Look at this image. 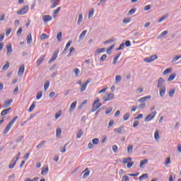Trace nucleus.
<instances>
[{
  "mask_svg": "<svg viewBox=\"0 0 181 181\" xmlns=\"http://www.w3.org/2000/svg\"><path fill=\"white\" fill-rule=\"evenodd\" d=\"M107 59V55L106 54H103L101 57H100V62H105V59Z\"/></svg>",
  "mask_w": 181,
  "mask_h": 181,
  "instance_id": "61",
  "label": "nucleus"
},
{
  "mask_svg": "<svg viewBox=\"0 0 181 181\" xmlns=\"http://www.w3.org/2000/svg\"><path fill=\"white\" fill-rule=\"evenodd\" d=\"M11 107L2 110L1 112V116L4 117L5 115H7L9 113V111H11Z\"/></svg>",
  "mask_w": 181,
  "mask_h": 181,
  "instance_id": "17",
  "label": "nucleus"
},
{
  "mask_svg": "<svg viewBox=\"0 0 181 181\" xmlns=\"http://www.w3.org/2000/svg\"><path fill=\"white\" fill-rule=\"evenodd\" d=\"M10 67V63L8 62H6V64L2 67V70L6 71Z\"/></svg>",
  "mask_w": 181,
  "mask_h": 181,
  "instance_id": "41",
  "label": "nucleus"
},
{
  "mask_svg": "<svg viewBox=\"0 0 181 181\" xmlns=\"http://www.w3.org/2000/svg\"><path fill=\"white\" fill-rule=\"evenodd\" d=\"M113 98H114V94L113 93H107L104 97L103 100H104V102H107V101H110L111 100H113Z\"/></svg>",
  "mask_w": 181,
  "mask_h": 181,
  "instance_id": "8",
  "label": "nucleus"
},
{
  "mask_svg": "<svg viewBox=\"0 0 181 181\" xmlns=\"http://www.w3.org/2000/svg\"><path fill=\"white\" fill-rule=\"evenodd\" d=\"M124 129V127L122 126L121 127H118V128L115 129L114 132L115 133H117V134H122V133H124V131H123Z\"/></svg>",
  "mask_w": 181,
  "mask_h": 181,
  "instance_id": "18",
  "label": "nucleus"
},
{
  "mask_svg": "<svg viewBox=\"0 0 181 181\" xmlns=\"http://www.w3.org/2000/svg\"><path fill=\"white\" fill-rule=\"evenodd\" d=\"M103 105V103L100 102L99 99H97L93 103V107L91 109V112H95L99 107Z\"/></svg>",
  "mask_w": 181,
  "mask_h": 181,
  "instance_id": "3",
  "label": "nucleus"
},
{
  "mask_svg": "<svg viewBox=\"0 0 181 181\" xmlns=\"http://www.w3.org/2000/svg\"><path fill=\"white\" fill-rule=\"evenodd\" d=\"M76 104L77 101H74L73 103L71 104L70 108H69V112L72 113L74 110L76 108Z\"/></svg>",
  "mask_w": 181,
  "mask_h": 181,
  "instance_id": "15",
  "label": "nucleus"
},
{
  "mask_svg": "<svg viewBox=\"0 0 181 181\" xmlns=\"http://www.w3.org/2000/svg\"><path fill=\"white\" fill-rule=\"evenodd\" d=\"M113 110L112 107H108L106 110V112H105V114L106 115H109L112 111Z\"/></svg>",
  "mask_w": 181,
  "mask_h": 181,
  "instance_id": "62",
  "label": "nucleus"
},
{
  "mask_svg": "<svg viewBox=\"0 0 181 181\" xmlns=\"http://www.w3.org/2000/svg\"><path fill=\"white\" fill-rule=\"evenodd\" d=\"M180 58H181V55L173 57V59H172V63H175V62H177Z\"/></svg>",
  "mask_w": 181,
  "mask_h": 181,
  "instance_id": "49",
  "label": "nucleus"
},
{
  "mask_svg": "<svg viewBox=\"0 0 181 181\" xmlns=\"http://www.w3.org/2000/svg\"><path fill=\"white\" fill-rule=\"evenodd\" d=\"M146 103H139V106H137V108L143 109L146 108Z\"/></svg>",
  "mask_w": 181,
  "mask_h": 181,
  "instance_id": "52",
  "label": "nucleus"
},
{
  "mask_svg": "<svg viewBox=\"0 0 181 181\" xmlns=\"http://www.w3.org/2000/svg\"><path fill=\"white\" fill-rule=\"evenodd\" d=\"M175 93V89H172L171 90L169 91V97H173Z\"/></svg>",
  "mask_w": 181,
  "mask_h": 181,
  "instance_id": "53",
  "label": "nucleus"
},
{
  "mask_svg": "<svg viewBox=\"0 0 181 181\" xmlns=\"http://www.w3.org/2000/svg\"><path fill=\"white\" fill-rule=\"evenodd\" d=\"M46 144V141H42L38 146H36L37 149H40Z\"/></svg>",
  "mask_w": 181,
  "mask_h": 181,
  "instance_id": "31",
  "label": "nucleus"
},
{
  "mask_svg": "<svg viewBox=\"0 0 181 181\" xmlns=\"http://www.w3.org/2000/svg\"><path fill=\"white\" fill-rule=\"evenodd\" d=\"M129 162H132L131 157H127V158H123V161H122L123 164L125 165V164H127Z\"/></svg>",
  "mask_w": 181,
  "mask_h": 181,
  "instance_id": "24",
  "label": "nucleus"
},
{
  "mask_svg": "<svg viewBox=\"0 0 181 181\" xmlns=\"http://www.w3.org/2000/svg\"><path fill=\"white\" fill-rule=\"evenodd\" d=\"M33 40H32V35L30 34L27 36V43L29 45L30 43H32Z\"/></svg>",
  "mask_w": 181,
  "mask_h": 181,
  "instance_id": "38",
  "label": "nucleus"
},
{
  "mask_svg": "<svg viewBox=\"0 0 181 181\" xmlns=\"http://www.w3.org/2000/svg\"><path fill=\"white\" fill-rule=\"evenodd\" d=\"M134 150V146L133 145H129L127 148V152L129 153H132Z\"/></svg>",
  "mask_w": 181,
  "mask_h": 181,
  "instance_id": "40",
  "label": "nucleus"
},
{
  "mask_svg": "<svg viewBox=\"0 0 181 181\" xmlns=\"http://www.w3.org/2000/svg\"><path fill=\"white\" fill-rule=\"evenodd\" d=\"M83 22V14H79L77 25H80Z\"/></svg>",
  "mask_w": 181,
  "mask_h": 181,
  "instance_id": "43",
  "label": "nucleus"
},
{
  "mask_svg": "<svg viewBox=\"0 0 181 181\" xmlns=\"http://www.w3.org/2000/svg\"><path fill=\"white\" fill-rule=\"evenodd\" d=\"M18 119V116H16L14 118H13V119L11 120V122H10L8 123V124L7 125V127H6V128L4 129V134H6L8 132H9L10 129H11V127L13 125V124L15 123V122Z\"/></svg>",
  "mask_w": 181,
  "mask_h": 181,
  "instance_id": "2",
  "label": "nucleus"
},
{
  "mask_svg": "<svg viewBox=\"0 0 181 181\" xmlns=\"http://www.w3.org/2000/svg\"><path fill=\"white\" fill-rule=\"evenodd\" d=\"M171 71H172V68H167V69L164 71V72H163V75H167L168 74L171 73Z\"/></svg>",
  "mask_w": 181,
  "mask_h": 181,
  "instance_id": "44",
  "label": "nucleus"
},
{
  "mask_svg": "<svg viewBox=\"0 0 181 181\" xmlns=\"http://www.w3.org/2000/svg\"><path fill=\"white\" fill-rule=\"evenodd\" d=\"M134 165V163L133 161H130L129 163H127V168H131Z\"/></svg>",
  "mask_w": 181,
  "mask_h": 181,
  "instance_id": "64",
  "label": "nucleus"
},
{
  "mask_svg": "<svg viewBox=\"0 0 181 181\" xmlns=\"http://www.w3.org/2000/svg\"><path fill=\"white\" fill-rule=\"evenodd\" d=\"M83 135V130L78 129V133H77L76 138H77V139H80Z\"/></svg>",
  "mask_w": 181,
  "mask_h": 181,
  "instance_id": "33",
  "label": "nucleus"
},
{
  "mask_svg": "<svg viewBox=\"0 0 181 181\" xmlns=\"http://www.w3.org/2000/svg\"><path fill=\"white\" fill-rule=\"evenodd\" d=\"M34 108H35V102H33V103L31 104V105H30V109L28 110V111H29L30 112H32L33 111Z\"/></svg>",
  "mask_w": 181,
  "mask_h": 181,
  "instance_id": "45",
  "label": "nucleus"
},
{
  "mask_svg": "<svg viewBox=\"0 0 181 181\" xmlns=\"http://www.w3.org/2000/svg\"><path fill=\"white\" fill-rule=\"evenodd\" d=\"M122 181H130V178L127 175L122 176Z\"/></svg>",
  "mask_w": 181,
  "mask_h": 181,
  "instance_id": "54",
  "label": "nucleus"
},
{
  "mask_svg": "<svg viewBox=\"0 0 181 181\" xmlns=\"http://www.w3.org/2000/svg\"><path fill=\"white\" fill-rule=\"evenodd\" d=\"M136 12V8H132L129 11V15H134Z\"/></svg>",
  "mask_w": 181,
  "mask_h": 181,
  "instance_id": "55",
  "label": "nucleus"
},
{
  "mask_svg": "<svg viewBox=\"0 0 181 181\" xmlns=\"http://www.w3.org/2000/svg\"><path fill=\"white\" fill-rule=\"evenodd\" d=\"M12 47L11 46H8L7 47V56H10L11 54L12 53Z\"/></svg>",
  "mask_w": 181,
  "mask_h": 181,
  "instance_id": "39",
  "label": "nucleus"
},
{
  "mask_svg": "<svg viewBox=\"0 0 181 181\" xmlns=\"http://www.w3.org/2000/svg\"><path fill=\"white\" fill-rule=\"evenodd\" d=\"M22 32H23L22 27H21V28L18 30V31H17V33H16L17 36H21V35H22Z\"/></svg>",
  "mask_w": 181,
  "mask_h": 181,
  "instance_id": "60",
  "label": "nucleus"
},
{
  "mask_svg": "<svg viewBox=\"0 0 181 181\" xmlns=\"http://www.w3.org/2000/svg\"><path fill=\"white\" fill-rule=\"evenodd\" d=\"M42 97V92H37V100H40Z\"/></svg>",
  "mask_w": 181,
  "mask_h": 181,
  "instance_id": "57",
  "label": "nucleus"
},
{
  "mask_svg": "<svg viewBox=\"0 0 181 181\" xmlns=\"http://www.w3.org/2000/svg\"><path fill=\"white\" fill-rule=\"evenodd\" d=\"M114 42L113 39L107 40L104 42L103 45H108L109 43H112Z\"/></svg>",
  "mask_w": 181,
  "mask_h": 181,
  "instance_id": "58",
  "label": "nucleus"
},
{
  "mask_svg": "<svg viewBox=\"0 0 181 181\" xmlns=\"http://www.w3.org/2000/svg\"><path fill=\"white\" fill-rule=\"evenodd\" d=\"M87 33V30H83L81 35H79V40H83V39H84V37H86V35Z\"/></svg>",
  "mask_w": 181,
  "mask_h": 181,
  "instance_id": "22",
  "label": "nucleus"
},
{
  "mask_svg": "<svg viewBox=\"0 0 181 181\" xmlns=\"http://www.w3.org/2000/svg\"><path fill=\"white\" fill-rule=\"evenodd\" d=\"M105 48H101V49H98L95 52V55L97 56L100 53H105Z\"/></svg>",
  "mask_w": 181,
  "mask_h": 181,
  "instance_id": "20",
  "label": "nucleus"
},
{
  "mask_svg": "<svg viewBox=\"0 0 181 181\" xmlns=\"http://www.w3.org/2000/svg\"><path fill=\"white\" fill-rule=\"evenodd\" d=\"M86 119L87 118L86 115L82 116L81 119V124H86Z\"/></svg>",
  "mask_w": 181,
  "mask_h": 181,
  "instance_id": "50",
  "label": "nucleus"
},
{
  "mask_svg": "<svg viewBox=\"0 0 181 181\" xmlns=\"http://www.w3.org/2000/svg\"><path fill=\"white\" fill-rule=\"evenodd\" d=\"M58 54H59L58 50L55 51V52L53 53L51 59H49V64L52 63V62H54L56 60V59H57Z\"/></svg>",
  "mask_w": 181,
  "mask_h": 181,
  "instance_id": "11",
  "label": "nucleus"
},
{
  "mask_svg": "<svg viewBox=\"0 0 181 181\" xmlns=\"http://www.w3.org/2000/svg\"><path fill=\"white\" fill-rule=\"evenodd\" d=\"M48 171H49L48 166H46L45 168H42V170L41 171V175H45L46 174H47Z\"/></svg>",
  "mask_w": 181,
  "mask_h": 181,
  "instance_id": "26",
  "label": "nucleus"
},
{
  "mask_svg": "<svg viewBox=\"0 0 181 181\" xmlns=\"http://www.w3.org/2000/svg\"><path fill=\"white\" fill-rule=\"evenodd\" d=\"M122 81V76L120 75H117L115 76V83L119 84V82Z\"/></svg>",
  "mask_w": 181,
  "mask_h": 181,
  "instance_id": "35",
  "label": "nucleus"
},
{
  "mask_svg": "<svg viewBox=\"0 0 181 181\" xmlns=\"http://www.w3.org/2000/svg\"><path fill=\"white\" fill-rule=\"evenodd\" d=\"M45 57H46V55H42L40 58L37 59V62L35 63L37 67H39L40 64H42Z\"/></svg>",
  "mask_w": 181,
  "mask_h": 181,
  "instance_id": "13",
  "label": "nucleus"
},
{
  "mask_svg": "<svg viewBox=\"0 0 181 181\" xmlns=\"http://www.w3.org/2000/svg\"><path fill=\"white\" fill-rule=\"evenodd\" d=\"M168 33H169V32L168 30H165L163 33H161L159 35H158V39H160V37H164V36H166V35H168Z\"/></svg>",
  "mask_w": 181,
  "mask_h": 181,
  "instance_id": "32",
  "label": "nucleus"
},
{
  "mask_svg": "<svg viewBox=\"0 0 181 181\" xmlns=\"http://www.w3.org/2000/svg\"><path fill=\"white\" fill-rule=\"evenodd\" d=\"M62 132V131L61 128L57 129V130H56V136L57 137L61 136Z\"/></svg>",
  "mask_w": 181,
  "mask_h": 181,
  "instance_id": "34",
  "label": "nucleus"
},
{
  "mask_svg": "<svg viewBox=\"0 0 181 181\" xmlns=\"http://www.w3.org/2000/svg\"><path fill=\"white\" fill-rule=\"evenodd\" d=\"M91 82V79L89 78L88 80H86V83H84L83 84L81 85V92L83 93L85 90H86L87 88V86L88 84H89Z\"/></svg>",
  "mask_w": 181,
  "mask_h": 181,
  "instance_id": "7",
  "label": "nucleus"
},
{
  "mask_svg": "<svg viewBox=\"0 0 181 181\" xmlns=\"http://www.w3.org/2000/svg\"><path fill=\"white\" fill-rule=\"evenodd\" d=\"M60 9H61V8L58 7L57 9H56L54 11V14H53L54 18H56V16H57V14L59 13V12H60Z\"/></svg>",
  "mask_w": 181,
  "mask_h": 181,
  "instance_id": "46",
  "label": "nucleus"
},
{
  "mask_svg": "<svg viewBox=\"0 0 181 181\" xmlns=\"http://www.w3.org/2000/svg\"><path fill=\"white\" fill-rule=\"evenodd\" d=\"M113 49H114L113 46H111L110 48H108L107 49V54L110 55L111 54V50Z\"/></svg>",
  "mask_w": 181,
  "mask_h": 181,
  "instance_id": "63",
  "label": "nucleus"
},
{
  "mask_svg": "<svg viewBox=\"0 0 181 181\" xmlns=\"http://www.w3.org/2000/svg\"><path fill=\"white\" fill-rule=\"evenodd\" d=\"M156 114V112H151L150 115H147L146 118H144V122H150L151 120H153Z\"/></svg>",
  "mask_w": 181,
  "mask_h": 181,
  "instance_id": "5",
  "label": "nucleus"
},
{
  "mask_svg": "<svg viewBox=\"0 0 181 181\" xmlns=\"http://www.w3.org/2000/svg\"><path fill=\"white\" fill-rule=\"evenodd\" d=\"M93 15H94V8H91L88 13V19L93 18Z\"/></svg>",
  "mask_w": 181,
  "mask_h": 181,
  "instance_id": "42",
  "label": "nucleus"
},
{
  "mask_svg": "<svg viewBox=\"0 0 181 181\" xmlns=\"http://www.w3.org/2000/svg\"><path fill=\"white\" fill-rule=\"evenodd\" d=\"M119 46H131V41L127 40V41H123Z\"/></svg>",
  "mask_w": 181,
  "mask_h": 181,
  "instance_id": "23",
  "label": "nucleus"
},
{
  "mask_svg": "<svg viewBox=\"0 0 181 181\" xmlns=\"http://www.w3.org/2000/svg\"><path fill=\"white\" fill-rule=\"evenodd\" d=\"M112 150H113L114 153H117L118 147L117 145H113L112 146Z\"/></svg>",
  "mask_w": 181,
  "mask_h": 181,
  "instance_id": "59",
  "label": "nucleus"
},
{
  "mask_svg": "<svg viewBox=\"0 0 181 181\" xmlns=\"http://www.w3.org/2000/svg\"><path fill=\"white\" fill-rule=\"evenodd\" d=\"M40 37L41 40H46V39H48L49 36L47 34L42 33Z\"/></svg>",
  "mask_w": 181,
  "mask_h": 181,
  "instance_id": "37",
  "label": "nucleus"
},
{
  "mask_svg": "<svg viewBox=\"0 0 181 181\" xmlns=\"http://www.w3.org/2000/svg\"><path fill=\"white\" fill-rule=\"evenodd\" d=\"M92 143L94 145H98V144H99V139H97V138L93 139Z\"/></svg>",
  "mask_w": 181,
  "mask_h": 181,
  "instance_id": "51",
  "label": "nucleus"
},
{
  "mask_svg": "<svg viewBox=\"0 0 181 181\" xmlns=\"http://www.w3.org/2000/svg\"><path fill=\"white\" fill-rule=\"evenodd\" d=\"M29 11V6H25L22 9L17 12V15H25V13H28Z\"/></svg>",
  "mask_w": 181,
  "mask_h": 181,
  "instance_id": "6",
  "label": "nucleus"
},
{
  "mask_svg": "<svg viewBox=\"0 0 181 181\" xmlns=\"http://www.w3.org/2000/svg\"><path fill=\"white\" fill-rule=\"evenodd\" d=\"M175 77H176V74H172L170 75V76L168 77V81L169 82H171V81H174V79L175 78Z\"/></svg>",
  "mask_w": 181,
  "mask_h": 181,
  "instance_id": "27",
  "label": "nucleus"
},
{
  "mask_svg": "<svg viewBox=\"0 0 181 181\" xmlns=\"http://www.w3.org/2000/svg\"><path fill=\"white\" fill-rule=\"evenodd\" d=\"M154 139L156 141H158L160 139V134H159V130H156L154 133Z\"/></svg>",
  "mask_w": 181,
  "mask_h": 181,
  "instance_id": "25",
  "label": "nucleus"
},
{
  "mask_svg": "<svg viewBox=\"0 0 181 181\" xmlns=\"http://www.w3.org/2000/svg\"><path fill=\"white\" fill-rule=\"evenodd\" d=\"M50 85V83L49 82V81H47L45 83V86H44V89L45 91H47V90L49 88V86Z\"/></svg>",
  "mask_w": 181,
  "mask_h": 181,
  "instance_id": "47",
  "label": "nucleus"
},
{
  "mask_svg": "<svg viewBox=\"0 0 181 181\" xmlns=\"http://www.w3.org/2000/svg\"><path fill=\"white\" fill-rule=\"evenodd\" d=\"M148 178V174H143L141 175L139 177V181H142L143 179H147Z\"/></svg>",
  "mask_w": 181,
  "mask_h": 181,
  "instance_id": "30",
  "label": "nucleus"
},
{
  "mask_svg": "<svg viewBox=\"0 0 181 181\" xmlns=\"http://www.w3.org/2000/svg\"><path fill=\"white\" fill-rule=\"evenodd\" d=\"M165 81L163 78L160 77L158 78L157 88L159 89V95L161 98H163L165 93Z\"/></svg>",
  "mask_w": 181,
  "mask_h": 181,
  "instance_id": "1",
  "label": "nucleus"
},
{
  "mask_svg": "<svg viewBox=\"0 0 181 181\" xmlns=\"http://www.w3.org/2000/svg\"><path fill=\"white\" fill-rule=\"evenodd\" d=\"M151 95H147L146 97H144V98H141L139 99V103H146V101L148 100H151Z\"/></svg>",
  "mask_w": 181,
  "mask_h": 181,
  "instance_id": "12",
  "label": "nucleus"
},
{
  "mask_svg": "<svg viewBox=\"0 0 181 181\" xmlns=\"http://www.w3.org/2000/svg\"><path fill=\"white\" fill-rule=\"evenodd\" d=\"M148 163V160L145 159V160H141L140 161V168H143L144 165H147Z\"/></svg>",
  "mask_w": 181,
  "mask_h": 181,
  "instance_id": "21",
  "label": "nucleus"
},
{
  "mask_svg": "<svg viewBox=\"0 0 181 181\" xmlns=\"http://www.w3.org/2000/svg\"><path fill=\"white\" fill-rule=\"evenodd\" d=\"M25 72V65H22L20 66L18 69V74L19 76H23V73Z\"/></svg>",
  "mask_w": 181,
  "mask_h": 181,
  "instance_id": "16",
  "label": "nucleus"
},
{
  "mask_svg": "<svg viewBox=\"0 0 181 181\" xmlns=\"http://www.w3.org/2000/svg\"><path fill=\"white\" fill-rule=\"evenodd\" d=\"M168 16H169L168 14L163 16L160 19H158V23H160V22H163V21H166L168 19Z\"/></svg>",
  "mask_w": 181,
  "mask_h": 181,
  "instance_id": "29",
  "label": "nucleus"
},
{
  "mask_svg": "<svg viewBox=\"0 0 181 181\" xmlns=\"http://www.w3.org/2000/svg\"><path fill=\"white\" fill-rule=\"evenodd\" d=\"M129 117H130V114L127 112L124 115H123V120L127 121L129 119Z\"/></svg>",
  "mask_w": 181,
  "mask_h": 181,
  "instance_id": "48",
  "label": "nucleus"
},
{
  "mask_svg": "<svg viewBox=\"0 0 181 181\" xmlns=\"http://www.w3.org/2000/svg\"><path fill=\"white\" fill-rule=\"evenodd\" d=\"M12 103H13V100H12V99L4 101V105H2V108L8 107Z\"/></svg>",
  "mask_w": 181,
  "mask_h": 181,
  "instance_id": "10",
  "label": "nucleus"
},
{
  "mask_svg": "<svg viewBox=\"0 0 181 181\" xmlns=\"http://www.w3.org/2000/svg\"><path fill=\"white\" fill-rule=\"evenodd\" d=\"M74 73L75 74V76H78V74L80 73V70L78 68H75L74 69Z\"/></svg>",
  "mask_w": 181,
  "mask_h": 181,
  "instance_id": "56",
  "label": "nucleus"
},
{
  "mask_svg": "<svg viewBox=\"0 0 181 181\" xmlns=\"http://www.w3.org/2000/svg\"><path fill=\"white\" fill-rule=\"evenodd\" d=\"M18 158L14 157V158L12 159L11 162L8 165L9 169H13L16 164L17 163Z\"/></svg>",
  "mask_w": 181,
  "mask_h": 181,
  "instance_id": "9",
  "label": "nucleus"
},
{
  "mask_svg": "<svg viewBox=\"0 0 181 181\" xmlns=\"http://www.w3.org/2000/svg\"><path fill=\"white\" fill-rule=\"evenodd\" d=\"M62 37H63V33L62 32H59L57 35V40H58V42H62Z\"/></svg>",
  "mask_w": 181,
  "mask_h": 181,
  "instance_id": "28",
  "label": "nucleus"
},
{
  "mask_svg": "<svg viewBox=\"0 0 181 181\" xmlns=\"http://www.w3.org/2000/svg\"><path fill=\"white\" fill-rule=\"evenodd\" d=\"M50 2L52 4V6H50L51 9L56 8V6L59 5V3L55 1L54 0H50Z\"/></svg>",
  "mask_w": 181,
  "mask_h": 181,
  "instance_id": "19",
  "label": "nucleus"
},
{
  "mask_svg": "<svg viewBox=\"0 0 181 181\" xmlns=\"http://www.w3.org/2000/svg\"><path fill=\"white\" fill-rule=\"evenodd\" d=\"M52 19H53V18L49 15H45L42 17L43 22H50Z\"/></svg>",
  "mask_w": 181,
  "mask_h": 181,
  "instance_id": "14",
  "label": "nucleus"
},
{
  "mask_svg": "<svg viewBox=\"0 0 181 181\" xmlns=\"http://www.w3.org/2000/svg\"><path fill=\"white\" fill-rule=\"evenodd\" d=\"M121 54H122V53L120 52V53H119V54L117 55V57H115L114 60H113V64H116V63H117L118 59H119Z\"/></svg>",
  "mask_w": 181,
  "mask_h": 181,
  "instance_id": "36",
  "label": "nucleus"
},
{
  "mask_svg": "<svg viewBox=\"0 0 181 181\" xmlns=\"http://www.w3.org/2000/svg\"><path fill=\"white\" fill-rule=\"evenodd\" d=\"M158 59V56L156 54L152 55L151 57H146L144 59V62L146 63H151L152 62H154Z\"/></svg>",
  "mask_w": 181,
  "mask_h": 181,
  "instance_id": "4",
  "label": "nucleus"
}]
</instances>
